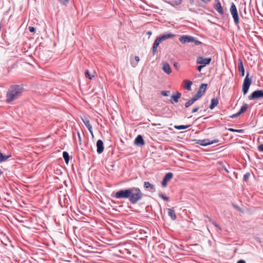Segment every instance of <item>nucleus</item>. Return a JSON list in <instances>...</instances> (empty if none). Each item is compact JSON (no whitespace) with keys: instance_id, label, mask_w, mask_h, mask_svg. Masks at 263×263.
Returning <instances> with one entry per match:
<instances>
[{"instance_id":"dca6fc26","label":"nucleus","mask_w":263,"mask_h":263,"mask_svg":"<svg viewBox=\"0 0 263 263\" xmlns=\"http://www.w3.org/2000/svg\"><path fill=\"white\" fill-rule=\"evenodd\" d=\"M238 70L240 72L241 76L243 77L245 76V68L241 59L238 60Z\"/></svg>"},{"instance_id":"4468645a","label":"nucleus","mask_w":263,"mask_h":263,"mask_svg":"<svg viewBox=\"0 0 263 263\" xmlns=\"http://www.w3.org/2000/svg\"><path fill=\"white\" fill-rule=\"evenodd\" d=\"M97 152L101 154L104 150L103 142L101 140H99L97 142Z\"/></svg>"},{"instance_id":"9d476101","label":"nucleus","mask_w":263,"mask_h":263,"mask_svg":"<svg viewBox=\"0 0 263 263\" xmlns=\"http://www.w3.org/2000/svg\"><path fill=\"white\" fill-rule=\"evenodd\" d=\"M211 61V58H203L202 57H199L197 59V63L200 65L205 66L210 63Z\"/></svg>"},{"instance_id":"412c9836","label":"nucleus","mask_w":263,"mask_h":263,"mask_svg":"<svg viewBox=\"0 0 263 263\" xmlns=\"http://www.w3.org/2000/svg\"><path fill=\"white\" fill-rule=\"evenodd\" d=\"M215 8L219 13L223 14V9L219 2H218L215 4Z\"/></svg>"},{"instance_id":"a211bd4d","label":"nucleus","mask_w":263,"mask_h":263,"mask_svg":"<svg viewBox=\"0 0 263 263\" xmlns=\"http://www.w3.org/2000/svg\"><path fill=\"white\" fill-rule=\"evenodd\" d=\"M160 43V41L157 39H156V40H155V41L153 44V54H155V53L157 51V47H158Z\"/></svg>"},{"instance_id":"bb28decb","label":"nucleus","mask_w":263,"mask_h":263,"mask_svg":"<svg viewBox=\"0 0 263 263\" xmlns=\"http://www.w3.org/2000/svg\"><path fill=\"white\" fill-rule=\"evenodd\" d=\"M189 127V125H175L174 127L178 130L184 129Z\"/></svg>"},{"instance_id":"37998d69","label":"nucleus","mask_w":263,"mask_h":263,"mask_svg":"<svg viewBox=\"0 0 263 263\" xmlns=\"http://www.w3.org/2000/svg\"><path fill=\"white\" fill-rule=\"evenodd\" d=\"M135 59L136 61H137V62H139V61H140V59H139V57H138V56H136V57H135Z\"/></svg>"},{"instance_id":"8fccbe9b","label":"nucleus","mask_w":263,"mask_h":263,"mask_svg":"<svg viewBox=\"0 0 263 263\" xmlns=\"http://www.w3.org/2000/svg\"><path fill=\"white\" fill-rule=\"evenodd\" d=\"M152 125L153 126H155V125H156V124H152Z\"/></svg>"},{"instance_id":"49530a36","label":"nucleus","mask_w":263,"mask_h":263,"mask_svg":"<svg viewBox=\"0 0 263 263\" xmlns=\"http://www.w3.org/2000/svg\"><path fill=\"white\" fill-rule=\"evenodd\" d=\"M201 1L204 3H207L209 1V0H201Z\"/></svg>"},{"instance_id":"423d86ee","label":"nucleus","mask_w":263,"mask_h":263,"mask_svg":"<svg viewBox=\"0 0 263 263\" xmlns=\"http://www.w3.org/2000/svg\"><path fill=\"white\" fill-rule=\"evenodd\" d=\"M129 192L128 190H123L116 192L115 196L117 198H128Z\"/></svg>"},{"instance_id":"f8f14e48","label":"nucleus","mask_w":263,"mask_h":263,"mask_svg":"<svg viewBox=\"0 0 263 263\" xmlns=\"http://www.w3.org/2000/svg\"><path fill=\"white\" fill-rule=\"evenodd\" d=\"M173 177V174L172 173H167L162 182V185L165 187L167 185V182L169 181Z\"/></svg>"},{"instance_id":"e433bc0d","label":"nucleus","mask_w":263,"mask_h":263,"mask_svg":"<svg viewBox=\"0 0 263 263\" xmlns=\"http://www.w3.org/2000/svg\"><path fill=\"white\" fill-rule=\"evenodd\" d=\"M29 30L31 32H35V29L33 27L30 26V27H29Z\"/></svg>"},{"instance_id":"5701e85b","label":"nucleus","mask_w":263,"mask_h":263,"mask_svg":"<svg viewBox=\"0 0 263 263\" xmlns=\"http://www.w3.org/2000/svg\"><path fill=\"white\" fill-rule=\"evenodd\" d=\"M192 85V82L189 80L185 81V88L188 90H191V85Z\"/></svg>"},{"instance_id":"58836bf2","label":"nucleus","mask_w":263,"mask_h":263,"mask_svg":"<svg viewBox=\"0 0 263 263\" xmlns=\"http://www.w3.org/2000/svg\"><path fill=\"white\" fill-rule=\"evenodd\" d=\"M249 176H250L249 173L246 174V175H244L243 179L245 180H247L249 178Z\"/></svg>"},{"instance_id":"a19ab883","label":"nucleus","mask_w":263,"mask_h":263,"mask_svg":"<svg viewBox=\"0 0 263 263\" xmlns=\"http://www.w3.org/2000/svg\"><path fill=\"white\" fill-rule=\"evenodd\" d=\"M174 66L176 68H179V67H180V65H179V63H175L174 64Z\"/></svg>"},{"instance_id":"ddd939ff","label":"nucleus","mask_w":263,"mask_h":263,"mask_svg":"<svg viewBox=\"0 0 263 263\" xmlns=\"http://www.w3.org/2000/svg\"><path fill=\"white\" fill-rule=\"evenodd\" d=\"M162 65L163 71L166 74H170L172 72V69L168 63L166 62H163Z\"/></svg>"},{"instance_id":"09e8293b","label":"nucleus","mask_w":263,"mask_h":263,"mask_svg":"<svg viewBox=\"0 0 263 263\" xmlns=\"http://www.w3.org/2000/svg\"><path fill=\"white\" fill-rule=\"evenodd\" d=\"M3 172L2 171V170L0 169V176L2 175Z\"/></svg>"},{"instance_id":"72a5a7b5","label":"nucleus","mask_w":263,"mask_h":263,"mask_svg":"<svg viewBox=\"0 0 263 263\" xmlns=\"http://www.w3.org/2000/svg\"><path fill=\"white\" fill-rule=\"evenodd\" d=\"M69 0H60V2L63 5H66L69 2Z\"/></svg>"},{"instance_id":"f257e3e1","label":"nucleus","mask_w":263,"mask_h":263,"mask_svg":"<svg viewBox=\"0 0 263 263\" xmlns=\"http://www.w3.org/2000/svg\"><path fill=\"white\" fill-rule=\"evenodd\" d=\"M22 87L19 86H12L8 89L6 95V101L10 103L22 93Z\"/></svg>"},{"instance_id":"de8ad7c7","label":"nucleus","mask_w":263,"mask_h":263,"mask_svg":"<svg viewBox=\"0 0 263 263\" xmlns=\"http://www.w3.org/2000/svg\"><path fill=\"white\" fill-rule=\"evenodd\" d=\"M147 34H148V35H151V34H152V32H151V31H148V32H147Z\"/></svg>"},{"instance_id":"7ed1b4c3","label":"nucleus","mask_w":263,"mask_h":263,"mask_svg":"<svg viewBox=\"0 0 263 263\" xmlns=\"http://www.w3.org/2000/svg\"><path fill=\"white\" fill-rule=\"evenodd\" d=\"M251 83V79L249 77V73L246 75L242 86V90L244 95H246L250 88Z\"/></svg>"},{"instance_id":"b1692460","label":"nucleus","mask_w":263,"mask_h":263,"mask_svg":"<svg viewBox=\"0 0 263 263\" xmlns=\"http://www.w3.org/2000/svg\"><path fill=\"white\" fill-rule=\"evenodd\" d=\"M63 157L65 161L66 164H68L69 161V154L67 152H64L63 153Z\"/></svg>"},{"instance_id":"aec40b11","label":"nucleus","mask_w":263,"mask_h":263,"mask_svg":"<svg viewBox=\"0 0 263 263\" xmlns=\"http://www.w3.org/2000/svg\"><path fill=\"white\" fill-rule=\"evenodd\" d=\"M218 100L217 99H213L211 100V103L209 106L210 109H213L215 106L218 105Z\"/></svg>"},{"instance_id":"f704fd0d","label":"nucleus","mask_w":263,"mask_h":263,"mask_svg":"<svg viewBox=\"0 0 263 263\" xmlns=\"http://www.w3.org/2000/svg\"><path fill=\"white\" fill-rule=\"evenodd\" d=\"M181 0H178L177 1H175L173 2V5H178L181 4Z\"/></svg>"},{"instance_id":"c756f323","label":"nucleus","mask_w":263,"mask_h":263,"mask_svg":"<svg viewBox=\"0 0 263 263\" xmlns=\"http://www.w3.org/2000/svg\"><path fill=\"white\" fill-rule=\"evenodd\" d=\"M9 157V156H6L5 155H3V154L0 152V160L1 161L6 160Z\"/></svg>"},{"instance_id":"f03ea898","label":"nucleus","mask_w":263,"mask_h":263,"mask_svg":"<svg viewBox=\"0 0 263 263\" xmlns=\"http://www.w3.org/2000/svg\"><path fill=\"white\" fill-rule=\"evenodd\" d=\"M128 192H129L128 198L132 203H135L141 199L142 194L139 189L132 188L128 189Z\"/></svg>"},{"instance_id":"6e6552de","label":"nucleus","mask_w":263,"mask_h":263,"mask_svg":"<svg viewBox=\"0 0 263 263\" xmlns=\"http://www.w3.org/2000/svg\"><path fill=\"white\" fill-rule=\"evenodd\" d=\"M81 119L85 124V125L87 127L88 129L89 130V132L90 133L91 136L92 137H93V134L92 132V127L90 123L89 120L88 119L87 117L85 116L81 117Z\"/></svg>"},{"instance_id":"2f4dec72","label":"nucleus","mask_w":263,"mask_h":263,"mask_svg":"<svg viewBox=\"0 0 263 263\" xmlns=\"http://www.w3.org/2000/svg\"><path fill=\"white\" fill-rule=\"evenodd\" d=\"M161 94L164 96H168L170 94L169 91H163L161 92Z\"/></svg>"},{"instance_id":"1a4fd4ad","label":"nucleus","mask_w":263,"mask_h":263,"mask_svg":"<svg viewBox=\"0 0 263 263\" xmlns=\"http://www.w3.org/2000/svg\"><path fill=\"white\" fill-rule=\"evenodd\" d=\"M218 142V140H214L212 141H210L208 139H203V140H198L197 142V143L202 146H207L208 145L212 144L214 143H217Z\"/></svg>"},{"instance_id":"9b49d317","label":"nucleus","mask_w":263,"mask_h":263,"mask_svg":"<svg viewBox=\"0 0 263 263\" xmlns=\"http://www.w3.org/2000/svg\"><path fill=\"white\" fill-rule=\"evenodd\" d=\"M207 87V85L202 84L199 88L197 93L195 96L198 99H199L203 94Z\"/></svg>"},{"instance_id":"6ab92c4d","label":"nucleus","mask_w":263,"mask_h":263,"mask_svg":"<svg viewBox=\"0 0 263 263\" xmlns=\"http://www.w3.org/2000/svg\"><path fill=\"white\" fill-rule=\"evenodd\" d=\"M168 215L171 217V219L173 220L176 219V215L174 210L171 209H167Z\"/></svg>"},{"instance_id":"ea45409f","label":"nucleus","mask_w":263,"mask_h":263,"mask_svg":"<svg viewBox=\"0 0 263 263\" xmlns=\"http://www.w3.org/2000/svg\"><path fill=\"white\" fill-rule=\"evenodd\" d=\"M205 66H203V65H200L197 68L198 70L200 71L203 67H204Z\"/></svg>"},{"instance_id":"c85d7f7f","label":"nucleus","mask_w":263,"mask_h":263,"mask_svg":"<svg viewBox=\"0 0 263 263\" xmlns=\"http://www.w3.org/2000/svg\"><path fill=\"white\" fill-rule=\"evenodd\" d=\"M144 186L146 188L151 187L152 189H154V186L151 184L149 182H145L144 183Z\"/></svg>"},{"instance_id":"20e7f679","label":"nucleus","mask_w":263,"mask_h":263,"mask_svg":"<svg viewBox=\"0 0 263 263\" xmlns=\"http://www.w3.org/2000/svg\"><path fill=\"white\" fill-rule=\"evenodd\" d=\"M179 41L183 44L195 42L196 44H200L201 42L195 40L193 36L189 35H183L179 38Z\"/></svg>"},{"instance_id":"2eb2a0df","label":"nucleus","mask_w":263,"mask_h":263,"mask_svg":"<svg viewBox=\"0 0 263 263\" xmlns=\"http://www.w3.org/2000/svg\"><path fill=\"white\" fill-rule=\"evenodd\" d=\"M144 141L143 140V138L141 135H138L135 140V144L136 145H144Z\"/></svg>"},{"instance_id":"cd10ccee","label":"nucleus","mask_w":263,"mask_h":263,"mask_svg":"<svg viewBox=\"0 0 263 263\" xmlns=\"http://www.w3.org/2000/svg\"><path fill=\"white\" fill-rule=\"evenodd\" d=\"M85 74L86 75V77H88L89 79L90 80L92 79L95 77L94 74H90L88 70L85 71Z\"/></svg>"},{"instance_id":"39448f33","label":"nucleus","mask_w":263,"mask_h":263,"mask_svg":"<svg viewBox=\"0 0 263 263\" xmlns=\"http://www.w3.org/2000/svg\"><path fill=\"white\" fill-rule=\"evenodd\" d=\"M230 12H231V14L233 16V17L234 18V21L235 23L236 24H238L239 22L238 14L236 7L234 4H232L231 5V6L230 7Z\"/></svg>"},{"instance_id":"393cba45","label":"nucleus","mask_w":263,"mask_h":263,"mask_svg":"<svg viewBox=\"0 0 263 263\" xmlns=\"http://www.w3.org/2000/svg\"><path fill=\"white\" fill-rule=\"evenodd\" d=\"M181 94L179 92H176L175 94H174L172 96V99L174 100L175 102H177L178 101L179 98L180 97Z\"/></svg>"},{"instance_id":"0eeeda50","label":"nucleus","mask_w":263,"mask_h":263,"mask_svg":"<svg viewBox=\"0 0 263 263\" xmlns=\"http://www.w3.org/2000/svg\"><path fill=\"white\" fill-rule=\"evenodd\" d=\"M263 98V90L254 91L249 97V100L258 99Z\"/></svg>"},{"instance_id":"c9c22d12","label":"nucleus","mask_w":263,"mask_h":263,"mask_svg":"<svg viewBox=\"0 0 263 263\" xmlns=\"http://www.w3.org/2000/svg\"><path fill=\"white\" fill-rule=\"evenodd\" d=\"M159 196L164 200L167 201L168 200V197L163 196L162 194H159Z\"/></svg>"},{"instance_id":"7c9ffc66","label":"nucleus","mask_w":263,"mask_h":263,"mask_svg":"<svg viewBox=\"0 0 263 263\" xmlns=\"http://www.w3.org/2000/svg\"><path fill=\"white\" fill-rule=\"evenodd\" d=\"M228 130L229 131H231V132H236V133H243V130L242 129H233V128H230L228 129Z\"/></svg>"},{"instance_id":"4be33fe9","label":"nucleus","mask_w":263,"mask_h":263,"mask_svg":"<svg viewBox=\"0 0 263 263\" xmlns=\"http://www.w3.org/2000/svg\"><path fill=\"white\" fill-rule=\"evenodd\" d=\"M197 100L198 99L196 97H195V96L193 97L192 99L189 100L187 102H186L185 104V107H189L190 105L193 104L195 101H197Z\"/></svg>"},{"instance_id":"f3484780","label":"nucleus","mask_w":263,"mask_h":263,"mask_svg":"<svg viewBox=\"0 0 263 263\" xmlns=\"http://www.w3.org/2000/svg\"><path fill=\"white\" fill-rule=\"evenodd\" d=\"M175 36V35L173 34H172V33H168L167 34H165V35H163L158 38H157L159 41L160 42H162V41H164L166 39H169V38H171V37H173Z\"/></svg>"},{"instance_id":"c03bdc74","label":"nucleus","mask_w":263,"mask_h":263,"mask_svg":"<svg viewBox=\"0 0 263 263\" xmlns=\"http://www.w3.org/2000/svg\"><path fill=\"white\" fill-rule=\"evenodd\" d=\"M237 263H246V262L243 260H239L237 261Z\"/></svg>"},{"instance_id":"a878e982","label":"nucleus","mask_w":263,"mask_h":263,"mask_svg":"<svg viewBox=\"0 0 263 263\" xmlns=\"http://www.w3.org/2000/svg\"><path fill=\"white\" fill-rule=\"evenodd\" d=\"M248 107V104L246 103H245L241 106L240 110L238 112H240V114L241 115L242 113L244 112L245 111H246L247 110Z\"/></svg>"},{"instance_id":"473e14b6","label":"nucleus","mask_w":263,"mask_h":263,"mask_svg":"<svg viewBox=\"0 0 263 263\" xmlns=\"http://www.w3.org/2000/svg\"><path fill=\"white\" fill-rule=\"evenodd\" d=\"M240 115V112H238L237 113H236L235 114H233V115L231 116L230 118H236L238 116H239Z\"/></svg>"},{"instance_id":"4c0bfd02","label":"nucleus","mask_w":263,"mask_h":263,"mask_svg":"<svg viewBox=\"0 0 263 263\" xmlns=\"http://www.w3.org/2000/svg\"><path fill=\"white\" fill-rule=\"evenodd\" d=\"M258 149L260 152H263V144L259 145L258 146Z\"/></svg>"},{"instance_id":"a18cd8bd","label":"nucleus","mask_w":263,"mask_h":263,"mask_svg":"<svg viewBox=\"0 0 263 263\" xmlns=\"http://www.w3.org/2000/svg\"><path fill=\"white\" fill-rule=\"evenodd\" d=\"M78 137H79V141H81V138L80 134L79 132L78 133Z\"/></svg>"},{"instance_id":"79ce46f5","label":"nucleus","mask_w":263,"mask_h":263,"mask_svg":"<svg viewBox=\"0 0 263 263\" xmlns=\"http://www.w3.org/2000/svg\"><path fill=\"white\" fill-rule=\"evenodd\" d=\"M198 109H199V107H195V108H194L193 109L192 112H195L197 111Z\"/></svg>"},{"instance_id":"3c124183","label":"nucleus","mask_w":263,"mask_h":263,"mask_svg":"<svg viewBox=\"0 0 263 263\" xmlns=\"http://www.w3.org/2000/svg\"><path fill=\"white\" fill-rule=\"evenodd\" d=\"M192 1H193V0H192Z\"/></svg>"}]
</instances>
